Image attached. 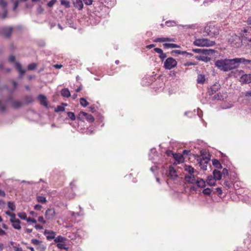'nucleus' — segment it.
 Instances as JSON below:
<instances>
[{
	"label": "nucleus",
	"mask_w": 251,
	"mask_h": 251,
	"mask_svg": "<svg viewBox=\"0 0 251 251\" xmlns=\"http://www.w3.org/2000/svg\"><path fill=\"white\" fill-rule=\"evenodd\" d=\"M38 221L43 224H45L46 223V221L44 220L43 217L42 216L39 217L38 218Z\"/></svg>",
	"instance_id": "obj_63"
},
{
	"label": "nucleus",
	"mask_w": 251,
	"mask_h": 251,
	"mask_svg": "<svg viewBox=\"0 0 251 251\" xmlns=\"http://www.w3.org/2000/svg\"><path fill=\"white\" fill-rule=\"evenodd\" d=\"M46 249V246L43 244H42V243H40L39 245H38L36 248V250L38 251H45Z\"/></svg>",
	"instance_id": "obj_41"
},
{
	"label": "nucleus",
	"mask_w": 251,
	"mask_h": 251,
	"mask_svg": "<svg viewBox=\"0 0 251 251\" xmlns=\"http://www.w3.org/2000/svg\"><path fill=\"white\" fill-rule=\"evenodd\" d=\"M154 50L155 52L159 54L158 57L160 58L162 61H163L165 58H166V54L164 53L163 50L158 48H155L154 49Z\"/></svg>",
	"instance_id": "obj_17"
},
{
	"label": "nucleus",
	"mask_w": 251,
	"mask_h": 251,
	"mask_svg": "<svg viewBox=\"0 0 251 251\" xmlns=\"http://www.w3.org/2000/svg\"><path fill=\"white\" fill-rule=\"evenodd\" d=\"M18 216L21 219H23V220H26L27 219V216H26V214L25 213V212H21V213H19L18 214Z\"/></svg>",
	"instance_id": "obj_43"
},
{
	"label": "nucleus",
	"mask_w": 251,
	"mask_h": 251,
	"mask_svg": "<svg viewBox=\"0 0 251 251\" xmlns=\"http://www.w3.org/2000/svg\"><path fill=\"white\" fill-rule=\"evenodd\" d=\"M0 5L1 6L2 9L7 8V2L5 0H0Z\"/></svg>",
	"instance_id": "obj_50"
},
{
	"label": "nucleus",
	"mask_w": 251,
	"mask_h": 251,
	"mask_svg": "<svg viewBox=\"0 0 251 251\" xmlns=\"http://www.w3.org/2000/svg\"><path fill=\"white\" fill-rule=\"evenodd\" d=\"M38 99L41 105L45 107H48V104L47 101V98L44 95H39L38 97Z\"/></svg>",
	"instance_id": "obj_20"
},
{
	"label": "nucleus",
	"mask_w": 251,
	"mask_h": 251,
	"mask_svg": "<svg viewBox=\"0 0 251 251\" xmlns=\"http://www.w3.org/2000/svg\"><path fill=\"white\" fill-rule=\"evenodd\" d=\"M177 65V61L173 57L167 58L164 63V67L166 70H171Z\"/></svg>",
	"instance_id": "obj_6"
},
{
	"label": "nucleus",
	"mask_w": 251,
	"mask_h": 251,
	"mask_svg": "<svg viewBox=\"0 0 251 251\" xmlns=\"http://www.w3.org/2000/svg\"><path fill=\"white\" fill-rule=\"evenodd\" d=\"M242 39L247 42H251V27H247L241 33Z\"/></svg>",
	"instance_id": "obj_8"
},
{
	"label": "nucleus",
	"mask_w": 251,
	"mask_h": 251,
	"mask_svg": "<svg viewBox=\"0 0 251 251\" xmlns=\"http://www.w3.org/2000/svg\"><path fill=\"white\" fill-rule=\"evenodd\" d=\"M193 51L196 53H202L205 55L212 54L214 52V50H204L200 49H193Z\"/></svg>",
	"instance_id": "obj_13"
},
{
	"label": "nucleus",
	"mask_w": 251,
	"mask_h": 251,
	"mask_svg": "<svg viewBox=\"0 0 251 251\" xmlns=\"http://www.w3.org/2000/svg\"><path fill=\"white\" fill-rule=\"evenodd\" d=\"M36 64L34 63L29 64L27 66V69L28 70L32 71V70H35L36 69Z\"/></svg>",
	"instance_id": "obj_44"
},
{
	"label": "nucleus",
	"mask_w": 251,
	"mask_h": 251,
	"mask_svg": "<svg viewBox=\"0 0 251 251\" xmlns=\"http://www.w3.org/2000/svg\"><path fill=\"white\" fill-rule=\"evenodd\" d=\"M242 39L235 34L230 35L228 39V42L230 45L235 48H238L240 47L242 44Z\"/></svg>",
	"instance_id": "obj_3"
},
{
	"label": "nucleus",
	"mask_w": 251,
	"mask_h": 251,
	"mask_svg": "<svg viewBox=\"0 0 251 251\" xmlns=\"http://www.w3.org/2000/svg\"><path fill=\"white\" fill-rule=\"evenodd\" d=\"M205 81V77L204 75L199 74L197 79V82L198 84H202Z\"/></svg>",
	"instance_id": "obj_26"
},
{
	"label": "nucleus",
	"mask_w": 251,
	"mask_h": 251,
	"mask_svg": "<svg viewBox=\"0 0 251 251\" xmlns=\"http://www.w3.org/2000/svg\"><path fill=\"white\" fill-rule=\"evenodd\" d=\"M194 44L197 46L201 47H211L215 45V42L210 41L207 39H197L194 42Z\"/></svg>",
	"instance_id": "obj_4"
},
{
	"label": "nucleus",
	"mask_w": 251,
	"mask_h": 251,
	"mask_svg": "<svg viewBox=\"0 0 251 251\" xmlns=\"http://www.w3.org/2000/svg\"><path fill=\"white\" fill-rule=\"evenodd\" d=\"M44 234L46 235V238L48 240L54 239L55 237V232L51 230L46 229Z\"/></svg>",
	"instance_id": "obj_15"
},
{
	"label": "nucleus",
	"mask_w": 251,
	"mask_h": 251,
	"mask_svg": "<svg viewBox=\"0 0 251 251\" xmlns=\"http://www.w3.org/2000/svg\"><path fill=\"white\" fill-rule=\"evenodd\" d=\"M25 100H26V101L27 103H32L33 101V99L32 97L30 96H27L25 98Z\"/></svg>",
	"instance_id": "obj_54"
},
{
	"label": "nucleus",
	"mask_w": 251,
	"mask_h": 251,
	"mask_svg": "<svg viewBox=\"0 0 251 251\" xmlns=\"http://www.w3.org/2000/svg\"><path fill=\"white\" fill-rule=\"evenodd\" d=\"M244 95L246 98H251V90L245 92Z\"/></svg>",
	"instance_id": "obj_60"
},
{
	"label": "nucleus",
	"mask_w": 251,
	"mask_h": 251,
	"mask_svg": "<svg viewBox=\"0 0 251 251\" xmlns=\"http://www.w3.org/2000/svg\"><path fill=\"white\" fill-rule=\"evenodd\" d=\"M86 5H90L92 4L93 0H83Z\"/></svg>",
	"instance_id": "obj_62"
},
{
	"label": "nucleus",
	"mask_w": 251,
	"mask_h": 251,
	"mask_svg": "<svg viewBox=\"0 0 251 251\" xmlns=\"http://www.w3.org/2000/svg\"><path fill=\"white\" fill-rule=\"evenodd\" d=\"M173 157L178 162H180L182 161L183 157L181 155L175 153L173 154Z\"/></svg>",
	"instance_id": "obj_40"
},
{
	"label": "nucleus",
	"mask_w": 251,
	"mask_h": 251,
	"mask_svg": "<svg viewBox=\"0 0 251 251\" xmlns=\"http://www.w3.org/2000/svg\"><path fill=\"white\" fill-rule=\"evenodd\" d=\"M8 207L11 211H14L16 209V207L14 203L11 201H9L8 202Z\"/></svg>",
	"instance_id": "obj_42"
},
{
	"label": "nucleus",
	"mask_w": 251,
	"mask_h": 251,
	"mask_svg": "<svg viewBox=\"0 0 251 251\" xmlns=\"http://www.w3.org/2000/svg\"><path fill=\"white\" fill-rule=\"evenodd\" d=\"M15 57L13 55H10L8 58V61L10 62L13 63L15 62Z\"/></svg>",
	"instance_id": "obj_59"
},
{
	"label": "nucleus",
	"mask_w": 251,
	"mask_h": 251,
	"mask_svg": "<svg viewBox=\"0 0 251 251\" xmlns=\"http://www.w3.org/2000/svg\"><path fill=\"white\" fill-rule=\"evenodd\" d=\"M74 6L79 10H82L83 8V4L82 0H75L73 2Z\"/></svg>",
	"instance_id": "obj_22"
},
{
	"label": "nucleus",
	"mask_w": 251,
	"mask_h": 251,
	"mask_svg": "<svg viewBox=\"0 0 251 251\" xmlns=\"http://www.w3.org/2000/svg\"><path fill=\"white\" fill-rule=\"evenodd\" d=\"M12 31V26H3L1 28L0 33L4 37L9 38L11 37Z\"/></svg>",
	"instance_id": "obj_10"
},
{
	"label": "nucleus",
	"mask_w": 251,
	"mask_h": 251,
	"mask_svg": "<svg viewBox=\"0 0 251 251\" xmlns=\"http://www.w3.org/2000/svg\"><path fill=\"white\" fill-rule=\"evenodd\" d=\"M202 193L204 195L209 196L211 193V190L209 188H207L203 189Z\"/></svg>",
	"instance_id": "obj_45"
},
{
	"label": "nucleus",
	"mask_w": 251,
	"mask_h": 251,
	"mask_svg": "<svg viewBox=\"0 0 251 251\" xmlns=\"http://www.w3.org/2000/svg\"><path fill=\"white\" fill-rule=\"evenodd\" d=\"M172 53H175L177 54H184L186 53V52L181 51L179 50H174L172 51Z\"/></svg>",
	"instance_id": "obj_55"
},
{
	"label": "nucleus",
	"mask_w": 251,
	"mask_h": 251,
	"mask_svg": "<svg viewBox=\"0 0 251 251\" xmlns=\"http://www.w3.org/2000/svg\"><path fill=\"white\" fill-rule=\"evenodd\" d=\"M55 215V211L54 208H49L45 212V217L48 220L52 219Z\"/></svg>",
	"instance_id": "obj_14"
},
{
	"label": "nucleus",
	"mask_w": 251,
	"mask_h": 251,
	"mask_svg": "<svg viewBox=\"0 0 251 251\" xmlns=\"http://www.w3.org/2000/svg\"><path fill=\"white\" fill-rule=\"evenodd\" d=\"M15 67L18 70L20 75H23L25 73V70L22 68L21 64L19 62H16L15 64Z\"/></svg>",
	"instance_id": "obj_23"
},
{
	"label": "nucleus",
	"mask_w": 251,
	"mask_h": 251,
	"mask_svg": "<svg viewBox=\"0 0 251 251\" xmlns=\"http://www.w3.org/2000/svg\"><path fill=\"white\" fill-rule=\"evenodd\" d=\"M6 110V107L5 104L1 103V101L0 100V110L2 112L5 111Z\"/></svg>",
	"instance_id": "obj_57"
},
{
	"label": "nucleus",
	"mask_w": 251,
	"mask_h": 251,
	"mask_svg": "<svg viewBox=\"0 0 251 251\" xmlns=\"http://www.w3.org/2000/svg\"><path fill=\"white\" fill-rule=\"evenodd\" d=\"M80 103L83 107H86L88 105V101L84 98L80 99Z\"/></svg>",
	"instance_id": "obj_39"
},
{
	"label": "nucleus",
	"mask_w": 251,
	"mask_h": 251,
	"mask_svg": "<svg viewBox=\"0 0 251 251\" xmlns=\"http://www.w3.org/2000/svg\"><path fill=\"white\" fill-rule=\"evenodd\" d=\"M21 1L19 0H16L15 2H14V6H13V10H15L18 6V5H19V2H20Z\"/></svg>",
	"instance_id": "obj_58"
},
{
	"label": "nucleus",
	"mask_w": 251,
	"mask_h": 251,
	"mask_svg": "<svg viewBox=\"0 0 251 251\" xmlns=\"http://www.w3.org/2000/svg\"><path fill=\"white\" fill-rule=\"evenodd\" d=\"M42 208V206L40 204H36L34 206V209L36 210L40 211Z\"/></svg>",
	"instance_id": "obj_64"
},
{
	"label": "nucleus",
	"mask_w": 251,
	"mask_h": 251,
	"mask_svg": "<svg viewBox=\"0 0 251 251\" xmlns=\"http://www.w3.org/2000/svg\"><path fill=\"white\" fill-rule=\"evenodd\" d=\"M153 42H165V37L156 38L153 40Z\"/></svg>",
	"instance_id": "obj_51"
},
{
	"label": "nucleus",
	"mask_w": 251,
	"mask_h": 251,
	"mask_svg": "<svg viewBox=\"0 0 251 251\" xmlns=\"http://www.w3.org/2000/svg\"><path fill=\"white\" fill-rule=\"evenodd\" d=\"M12 106L15 108H19L22 104V102L18 100H14L12 101Z\"/></svg>",
	"instance_id": "obj_34"
},
{
	"label": "nucleus",
	"mask_w": 251,
	"mask_h": 251,
	"mask_svg": "<svg viewBox=\"0 0 251 251\" xmlns=\"http://www.w3.org/2000/svg\"><path fill=\"white\" fill-rule=\"evenodd\" d=\"M196 184L198 187L203 188L205 185V181L202 178H197Z\"/></svg>",
	"instance_id": "obj_29"
},
{
	"label": "nucleus",
	"mask_w": 251,
	"mask_h": 251,
	"mask_svg": "<svg viewBox=\"0 0 251 251\" xmlns=\"http://www.w3.org/2000/svg\"><path fill=\"white\" fill-rule=\"evenodd\" d=\"M66 103H62L61 105H57L54 109L55 112H62L65 111L64 106H67Z\"/></svg>",
	"instance_id": "obj_31"
},
{
	"label": "nucleus",
	"mask_w": 251,
	"mask_h": 251,
	"mask_svg": "<svg viewBox=\"0 0 251 251\" xmlns=\"http://www.w3.org/2000/svg\"><path fill=\"white\" fill-rule=\"evenodd\" d=\"M77 119L78 120L82 122L85 120L89 123H92L94 121V118L92 115L83 111L79 113L77 116Z\"/></svg>",
	"instance_id": "obj_5"
},
{
	"label": "nucleus",
	"mask_w": 251,
	"mask_h": 251,
	"mask_svg": "<svg viewBox=\"0 0 251 251\" xmlns=\"http://www.w3.org/2000/svg\"><path fill=\"white\" fill-rule=\"evenodd\" d=\"M216 179L212 176H209L207 177L206 182L209 185L213 186L215 184Z\"/></svg>",
	"instance_id": "obj_28"
},
{
	"label": "nucleus",
	"mask_w": 251,
	"mask_h": 251,
	"mask_svg": "<svg viewBox=\"0 0 251 251\" xmlns=\"http://www.w3.org/2000/svg\"><path fill=\"white\" fill-rule=\"evenodd\" d=\"M37 201L39 202L45 203L47 202L46 198L44 196H38L37 197Z\"/></svg>",
	"instance_id": "obj_35"
},
{
	"label": "nucleus",
	"mask_w": 251,
	"mask_h": 251,
	"mask_svg": "<svg viewBox=\"0 0 251 251\" xmlns=\"http://www.w3.org/2000/svg\"><path fill=\"white\" fill-rule=\"evenodd\" d=\"M3 13L0 15V18L2 19H5L7 15V8L3 9Z\"/></svg>",
	"instance_id": "obj_53"
},
{
	"label": "nucleus",
	"mask_w": 251,
	"mask_h": 251,
	"mask_svg": "<svg viewBox=\"0 0 251 251\" xmlns=\"http://www.w3.org/2000/svg\"><path fill=\"white\" fill-rule=\"evenodd\" d=\"M163 46L165 49H173L180 47L179 45L174 43H164Z\"/></svg>",
	"instance_id": "obj_25"
},
{
	"label": "nucleus",
	"mask_w": 251,
	"mask_h": 251,
	"mask_svg": "<svg viewBox=\"0 0 251 251\" xmlns=\"http://www.w3.org/2000/svg\"><path fill=\"white\" fill-rule=\"evenodd\" d=\"M207 35L212 37H215L219 34V31L217 27L214 25L206 26L204 29Z\"/></svg>",
	"instance_id": "obj_7"
},
{
	"label": "nucleus",
	"mask_w": 251,
	"mask_h": 251,
	"mask_svg": "<svg viewBox=\"0 0 251 251\" xmlns=\"http://www.w3.org/2000/svg\"><path fill=\"white\" fill-rule=\"evenodd\" d=\"M240 64L251 67V60L244 58H235L231 59L218 60L215 62V66L221 71L227 72L238 68Z\"/></svg>",
	"instance_id": "obj_1"
},
{
	"label": "nucleus",
	"mask_w": 251,
	"mask_h": 251,
	"mask_svg": "<svg viewBox=\"0 0 251 251\" xmlns=\"http://www.w3.org/2000/svg\"><path fill=\"white\" fill-rule=\"evenodd\" d=\"M212 164L216 168L221 169L222 168L221 164L219 161L216 159L212 160Z\"/></svg>",
	"instance_id": "obj_32"
},
{
	"label": "nucleus",
	"mask_w": 251,
	"mask_h": 251,
	"mask_svg": "<svg viewBox=\"0 0 251 251\" xmlns=\"http://www.w3.org/2000/svg\"><path fill=\"white\" fill-rule=\"evenodd\" d=\"M100 16L96 15L95 14L93 13L91 14L89 17L90 23L92 25H96L98 24L100 21Z\"/></svg>",
	"instance_id": "obj_12"
},
{
	"label": "nucleus",
	"mask_w": 251,
	"mask_h": 251,
	"mask_svg": "<svg viewBox=\"0 0 251 251\" xmlns=\"http://www.w3.org/2000/svg\"><path fill=\"white\" fill-rule=\"evenodd\" d=\"M57 247L59 249H66V245L65 244L61 243H57Z\"/></svg>",
	"instance_id": "obj_52"
},
{
	"label": "nucleus",
	"mask_w": 251,
	"mask_h": 251,
	"mask_svg": "<svg viewBox=\"0 0 251 251\" xmlns=\"http://www.w3.org/2000/svg\"><path fill=\"white\" fill-rule=\"evenodd\" d=\"M197 115L201 119V121H203V120L201 118L202 116V111L200 108H198L197 109Z\"/></svg>",
	"instance_id": "obj_56"
},
{
	"label": "nucleus",
	"mask_w": 251,
	"mask_h": 251,
	"mask_svg": "<svg viewBox=\"0 0 251 251\" xmlns=\"http://www.w3.org/2000/svg\"><path fill=\"white\" fill-rule=\"evenodd\" d=\"M216 180H220L221 179L222 176V174L220 171L214 170L213 171L212 176Z\"/></svg>",
	"instance_id": "obj_24"
},
{
	"label": "nucleus",
	"mask_w": 251,
	"mask_h": 251,
	"mask_svg": "<svg viewBox=\"0 0 251 251\" xmlns=\"http://www.w3.org/2000/svg\"><path fill=\"white\" fill-rule=\"evenodd\" d=\"M60 3L62 5L64 6L66 8H69L70 7V3L67 0H61Z\"/></svg>",
	"instance_id": "obj_38"
},
{
	"label": "nucleus",
	"mask_w": 251,
	"mask_h": 251,
	"mask_svg": "<svg viewBox=\"0 0 251 251\" xmlns=\"http://www.w3.org/2000/svg\"><path fill=\"white\" fill-rule=\"evenodd\" d=\"M152 155H154V156L156 157V158H158V155L157 154V151L155 148H152L151 149L150 152L149 154V159L151 160H152L153 162L155 164L156 163L154 162L155 160V157L152 156Z\"/></svg>",
	"instance_id": "obj_19"
},
{
	"label": "nucleus",
	"mask_w": 251,
	"mask_h": 251,
	"mask_svg": "<svg viewBox=\"0 0 251 251\" xmlns=\"http://www.w3.org/2000/svg\"><path fill=\"white\" fill-rule=\"evenodd\" d=\"M28 223H29V222H32L34 224H36L37 223V221L35 219H32L31 218H27L26 220Z\"/></svg>",
	"instance_id": "obj_61"
},
{
	"label": "nucleus",
	"mask_w": 251,
	"mask_h": 251,
	"mask_svg": "<svg viewBox=\"0 0 251 251\" xmlns=\"http://www.w3.org/2000/svg\"><path fill=\"white\" fill-rule=\"evenodd\" d=\"M220 85L219 83H216L211 86L208 91L209 95H212L220 88Z\"/></svg>",
	"instance_id": "obj_16"
},
{
	"label": "nucleus",
	"mask_w": 251,
	"mask_h": 251,
	"mask_svg": "<svg viewBox=\"0 0 251 251\" xmlns=\"http://www.w3.org/2000/svg\"><path fill=\"white\" fill-rule=\"evenodd\" d=\"M197 179V178H196L193 174L188 175L185 176V180L190 183L196 184Z\"/></svg>",
	"instance_id": "obj_18"
},
{
	"label": "nucleus",
	"mask_w": 251,
	"mask_h": 251,
	"mask_svg": "<svg viewBox=\"0 0 251 251\" xmlns=\"http://www.w3.org/2000/svg\"><path fill=\"white\" fill-rule=\"evenodd\" d=\"M10 221L12 223V225L15 229H20L21 228L20 225L21 222L19 219H15L14 220H10Z\"/></svg>",
	"instance_id": "obj_21"
},
{
	"label": "nucleus",
	"mask_w": 251,
	"mask_h": 251,
	"mask_svg": "<svg viewBox=\"0 0 251 251\" xmlns=\"http://www.w3.org/2000/svg\"><path fill=\"white\" fill-rule=\"evenodd\" d=\"M68 117L72 121H75L76 119V116L74 113L72 112H68L67 113Z\"/></svg>",
	"instance_id": "obj_36"
},
{
	"label": "nucleus",
	"mask_w": 251,
	"mask_h": 251,
	"mask_svg": "<svg viewBox=\"0 0 251 251\" xmlns=\"http://www.w3.org/2000/svg\"><path fill=\"white\" fill-rule=\"evenodd\" d=\"M5 214L11 217L10 220H14L16 219V215L14 213H12L10 212L7 211Z\"/></svg>",
	"instance_id": "obj_47"
},
{
	"label": "nucleus",
	"mask_w": 251,
	"mask_h": 251,
	"mask_svg": "<svg viewBox=\"0 0 251 251\" xmlns=\"http://www.w3.org/2000/svg\"><path fill=\"white\" fill-rule=\"evenodd\" d=\"M166 175L171 179H175L177 177L176 170L174 169L172 165H170L168 170L166 171Z\"/></svg>",
	"instance_id": "obj_11"
},
{
	"label": "nucleus",
	"mask_w": 251,
	"mask_h": 251,
	"mask_svg": "<svg viewBox=\"0 0 251 251\" xmlns=\"http://www.w3.org/2000/svg\"><path fill=\"white\" fill-rule=\"evenodd\" d=\"M201 157L197 159L199 166L203 170H207V165L210 160V155L205 150L201 151Z\"/></svg>",
	"instance_id": "obj_2"
},
{
	"label": "nucleus",
	"mask_w": 251,
	"mask_h": 251,
	"mask_svg": "<svg viewBox=\"0 0 251 251\" xmlns=\"http://www.w3.org/2000/svg\"><path fill=\"white\" fill-rule=\"evenodd\" d=\"M166 25L168 26H175L176 25V22L173 21H168L166 22Z\"/></svg>",
	"instance_id": "obj_48"
},
{
	"label": "nucleus",
	"mask_w": 251,
	"mask_h": 251,
	"mask_svg": "<svg viewBox=\"0 0 251 251\" xmlns=\"http://www.w3.org/2000/svg\"><path fill=\"white\" fill-rule=\"evenodd\" d=\"M239 73L241 75L240 77V82L242 84H249L251 83V74H244V71H239Z\"/></svg>",
	"instance_id": "obj_9"
},
{
	"label": "nucleus",
	"mask_w": 251,
	"mask_h": 251,
	"mask_svg": "<svg viewBox=\"0 0 251 251\" xmlns=\"http://www.w3.org/2000/svg\"><path fill=\"white\" fill-rule=\"evenodd\" d=\"M65 238L61 236H58L57 237H55L54 241L55 243H59L63 242L65 241Z\"/></svg>",
	"instance_id": "obj_33"
},
{
	"label": "nucleus",
	"mask_w": 251,
	"mask_h": 251,
	"mask_svg": "<svg viewBox=\"0 0 251 251\" xmlns=\"http://www.w3.org/2000/svg\"><path fill=\"white\" fill-rule=\"evenodd\" d=\"M198 60H202V61H207L208 60H210V59L208 58H207V57L206 56H201V55H200V56H197L196 57Z\"/></svg>",
	"instance_id": "obj_46"
},
{
	"label": "nucleus",
	"mask_w": 251,
	"mask_h": 251,
	"mask_svg": "<svg viewBox=\"0 0 251 251\" xmlns=\"http://www.w3.org/2000/svg\"><path fill=\"white\" fill-rule=\"evenodd\" d=\"M31 242L32 244H33V245H36V246H38L39 245L40 243H42V242L37 239H32L31 240Z\"/></svg>",
	"instance_id": "obj_49"
},
{
	"label": "nucleus",
	"mask_w": 251,
	"mask_h": 251,
	"mask_svg": "<svg viewBox=\"0 0 251 251\" xmlns=\"http://www.w3.org/2000/svg\"><path fill=\"white\" fill-rule=\"evenodd\" d=\"M226 95L225 94L218 93L217 94L214 95V96L213 97V99L214 100H223L224 99V98L226 97Z\"/></svg>",
	"instance_id": "obj_27"
},
{
	"label": "nucleus",
	"mask_w": 251,
	"mask_h": 251,
	"mask_svg": "<svg viewBox=\"0 0 251 251\" xmlns=\"http://www.w3.org/2000/svg\"><path fill=\"white\" fill-rule=\"evenodd\" d=\"M185 170L188 172L189 175H192L194 173V168L189 165L185 166Z\"/></svg>",
	"instance_id": "obj_37"
},
{
	"label": "nucleus",
	"mask_w": 251,
	"mask_h": 251,
	"mask_svg": "<svg viewBox=\"0 0 251 251\" xmlns=\"http://www.w3.org/2000/svg\"><path fill=\"white\" fill-rule=\"evenodd\" d=\"M61 95L65 98H68L71 96L70 92L68 88L62 89L61 91Z\"/></svg>",
	"instance_id": "obj_30"
}]
</instances>
